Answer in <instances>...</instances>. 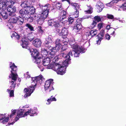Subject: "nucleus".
<instances>
[{
	"label": "nucleus",
	"mask_w": 126,
	"mask_h": 126,
	"mask_svg": "<svg viewBox=\"0 0 126 126\" xmlns=\"http://www.w3.org/2000/svg\"><path fill=\"white\" fill-rule=\"evenodd\" d=\"M60 56H51L49 57L51 60L54 63L53 64H50L47 67L48 69H51L56 71L57 74L61 75L64 74L65 72V69L66 67L68 66L70 61V56H62V57L64 58L65 60L62 62L60 61L58 63H55L60 59Z\"/></svg>",
	"instance_id": "nucleus-1"
},
{
	"label": "nucleus",
	"mask_w": 126,
	"mask_h": 126,
	"mask_svg": "<svg viewBox=\"0 0 126 126\" xmlns=\"http://www.w3.org/2000/svg\"><path fill=\"white\" fill-rule=\"evenodd\" d=\"M14 2L12 0H4L0 1V9H2L0 14L4 19H6L9 16H15L14 13L16 8L12 5Z\"/></svg>",
	"instance_id": "nucleus-2"
},
{
	"label": "nucleus",
	"mask_w": 126,
	"mask_h": 126,
	"mask_svg": "<svg viewBox=\"0 0 126 126\" xmlns=\"http://www.w3.org/2000/svg\"><path fill=\"white\" fill-rule=\"evenodd\" d=\"M32 79L33 80L32 82V86L27 89L25 88L24 89V91L26 93L24 97L25 98L31 95V94L33 92V90H34V87L36 85L37 83H41L44 80V79L43 78L42 76L41 75L38 76L33 78Z\"/></svg>",
	"instance_id": "nucleus-3"
},
{
	"label": "nucleus",
	"mask_w": 126,
	"mask_h": 126,
	"mask_svg": "<svg viewBox=\"0 0 126 126\" xmlns=\"http://www.w3.org/2000/svg\"><path fill=\"white\" fill-rule=\"evenodd\" d=\"M10 67L11 68V74L9 76L10 78L9 84L10 87L12 88H14L16 84V81L17 78V75L16 73V71L17 70V66L15 65L14 64L11 63L10 64Z\"/></svg>",
	"instance_id": "nucleus-4"
},
{
	"label": "nucleus",
	"mask_w": 126,
	"mask_h": 126,
	"mask_svg": "<svg viewBox=\"0 0 126 126\" xmlns=\"http://www.w3.org/2000/svg\"><path fill=\"white\" fill-rule=\"evenodd\" d=\"M16 113H17V115L15 118V120L17 121L19 119L20 117H22L26 116L29 113L30 116H33L36 113V112L31 109L30 110L26 112L24 114H23V110L21 109L19 110H12V113L10 116V117L11 118Z\"/></svg>",
	"instance_id": "nucleus-5"
},
{
	"label": "nucleus",
	"mask_w": 126,
	"mask_h": 126,
	"mask_svg": "<svg viewBox=\"0 0 126 126\" xmlns=\"http://www.w3.org/2000/svg\"><path fill=\"white\" fill-rule=\"evenodd\" d=\"M32 57L33 58V61L34 63L38 64V66L40 69V70L42 71L43 70L44 68L42 66H47L49 65L50 61H51V59L49 57H47L44 59L42 65L41 63H40V59L41 57L39 56H32Z\"/></svg>",
	"instance_id": "nucleus-6"
},
{
	"label": "nucleus",
	"mask_w": 126,
	"mask_h": 126,
	"mask_svg": "<svg viewBox=\"0 0 126 126\" xmlns=\"http://www.w3.org/2000/svg\"><path fill=\"white\" fill-rule=\"evenodd\" d=\"M71 48L73 50L69 51L67 55H78L85 52L83 48L77 44L72 45Z\"/></svg>",
	"instance_id": "nucleus-7"
},
{
	"label": "nucleus",
	"mask_w": 126,
	"mask_h": 126,
	"mask_svg": "<svg viewBox=\"0 0 126 126\" xmlns=\"http://www.w3.org/2000/svg\"><path fill=\"white\" fill-rule=\"evenodd\" d=\"M71 5L73 7L72 10V13H73V16L75 18H77L79 16V10L80 9L79 5L77 3H72Z\"/></svg>",
	"instance_id": "nucleus-8"
},
{
	"label": "nucleus",
	"mask_w": 126,
	"mask_h": 126,
	"mask_svg": "<svg viewBox=\"0 0 126 126\" xmlns=\"http://www.w3.org/2000/svg\"><path fill=\"white\" fill-rule=\"evenodd\" d=\"M53 79H50L46 81L45 83L44 86L45 90H49L50 92L51 90H53V87L52 86L53 84Z\"/></svg>",
	"instance_id": "nucleus-9"
},
{
	"label": "nucleus",
	"mask_w": 126,
	"mask_h": 126,
	"mask_svg": "<svg viewBox=\"0 0 126 126\" xmlns=\"http://www.w3.org/2000/svg\"><path fill=\"white\" fill-rule=\"evenodd\" d=\"M48 49L46 50L45 49H44L42 50L41 51V55H54L55 54V52L53 50V47H47Z\"/></svg>",
	"instance_id": "nucleus-10"
},
{
	"label": "nucleus",
	"mask_w": 126,
	"mask_h": 126,
	"mask_svg": "<svg viewBox=\"0 0 126 126\" xmlns=\"http://www.w3.org/2000/svg\"><path fill=\"white\" fill-rule=\"evenodd\" d=\"M81 21L79 19H77L75 22V24L74 27V30L77 32L80 31L82 28V26L81 24Z\"/></svg>",
	"instance_id": "nucleus-11"
},
{
	"label": "nucleus",
	"mask_w": 126,
	"mask_h": 126,
	"mask_svg": "<svg viewBox=\"0 0 126 126\" xmlns=\"http://www.w3.org/2000/svg\"><path fill=\"white\" fill-rule=\"evenodd\" d=\"M62 41L59 39H57L55 41V47H53V50L55 53L58 51L59 49L61 47V43Z\"/></svg>",
	"instance_id": "nucleus-12"
},
{
	"label": "nucleus",
	"mask_w": 126,
	"mask_h": 126,
	"mask_svg": "<svg viewBox=\"0 0 126 126\" xmlns=\"http://www.w3.org/2000/svg\"><path fill=\"white\" fill-rule=\"evenodd\" d=\"M42 42L39 39L37 38L35 39L32 42L33 45L35 47H39L41 45Z\"/></svg>",
	"instance_id": "nucleus-13"
},
{
	"label": "nucleus",
	"mask_w": 126,
	"mask_h": 126,
	"mask_svg": "<svg viewBox=\"0 0 126 126\" xmlns=\"http://www.w3.org/2000/svg\"><path fill=\"white\" fill-rule=\"evenodd\" d=\"M96 7L97 11L98 12H101L104 7L103 4L100 1L98 2L96 5Z\"/></svg>",
	"instance_id": "nucleus-14"
},
{
	"label": "nucleus",
	"mask_w": 126,
	"mask_h": 126,
	"mask_svg": "<svg viewBox=\"0 0 126 126\" xmlns=\"http://www.w3.org/2000/svg\"><path fill=\"white\" fill-rule=\"evenodd\" d=\"M22 43L21 45L23 48H27L28 42L27 38H23L21 40Z\"/></svg>",
	"instance_id": "nucleus-15"
},
{
	"label": "nucleus",
	"mask_w": 126,
	"mask_h": 126,
	"mask_svg": "<svg viewBox=\"0 0 126 126\" xmlns=\"http://www.w3.org/2000/svg\"><path fill=\"white\" fill-rule=\"evenodd\" d=\"M52 42V41L51 39L50 36H48V37L46 38L45 41V46L46 47H51L50 44Z\"/></svg>",
	"instance_id": "nucleus-16"
},
{
	"label": "nucleus",
	"mask_w": 126,
	"mask_h": 126,
	"mask_svg": "<svg viewBox=\"0 0 126 126\" xmlns=\"http://www.w3.org/2000/svg\"><path fill=\"white\" fill-rule=\"evenodd\" d=\"M50 7V5L48 4H47L44 6H42L41 7L42 11L48 13Z\"/></svg>",
	"instance_id": "nucleus-17"
},
{
	"label": "nucleus",
	"mask_w": 126,
	"mask_h": 126,
	"mask_svg": "<svg viewBox=\"0 0 126 126\" xmlns=\"http://www.w3.org/2000/svg\"><path fill=\"white\" fill-rule=\"evenodd\" d=\"M38 16L37 15L34 16L35 17L34 20L37 21L38 24L40 25H41L43 23L45 19L42 18H41L40 17H38Z\"/></svg>",
	"instance_id": "nucleus-18"
},
{
	"label": "nucleus",
	"mask_w": 126,
	"mask_h": 126,
	"mask_svg": "<svg viewBox=\"0 0 126 126\" xmlns=\"http://www.w3.org/2000/svg\"><path fill=\"white\" fill-rule=\"evenodd\" d=\"M31 55H39L40 53L38 50L35 49L30 48L29 49Z\"/></svg>",
	"instance_id": "nucleus-19"
},
{
	"label": "nucleus",
	"mask_w": 126,
	"mask_h": 126,
	"mask_svg": "<svg viewBox=\"0 0 126 126\" xmlns=\"http://www.w3.org/2000/svg\"><path fill=\"white\" fill-rule=\"evenodd\" d=\"M63 25V22L55 21L53 24V26L57 29L61 27Z\"/></svg>",
	"instance_id": "nucleus-20"
},
{
	"label": "nucleus",
	"mask_w": 126,
	"mask_h": 126,
	"mask_svg": "<svg viewBox=\"0 0 126 126\" xmlns=\"http://www.w3.org/2000/svg\"><path fill=\"white\" fill-rule=\"evenodd\" d=\"M29 12L27 10V8L26 9H22L19 12V13L22 16H24V15H26L28 14Z\"/></svg>",
	"instance_id": "nucleus-21"
},
{
	"label": "nucleus",
	"mask_w": 126,
	"mask_h": 126,
	"mask_svg": "<svg viewBox=\"0 0 126 126\" xmlns=\"http://www.w3.org/2000/svg\"><path fill=\"white\" fill-rule=\"evenodd\" d=\"M13 16H9L10 18L9 20V21L11 23L13 24L16 23L17 20L18 19V18L16 17H12Z\"/></svg>",
	"instance_id": "nucleus-22"
},
{
	"label": "nucleus",
	"mask_w": 126,
	"mask_h": 126,
	"mask_svg": "<svg viewBox=\"0 0 126 126\" xmlns=\"http://www.w3.org/2000/svg\"><path fill=\"white\" fill-rule=\"evenodd\" d=\"M66 13L65 11L63 10L61 11L59 17H60V19L61 21L65 18L66 17Z\"/></svg>",
	"instance_id": "nucleus-23"
},
{
	"label": "nucleus",
	"mask_w": 126,
	"mask_h": 126,
	"mask_svg": "<svg viewBox=\"0 0 126 126\" xmlns=\"http://www.w3.org/2000/svg\"><path fill=\"white\" fill-rule=\"evenodd\" d=\"M27 10L28 11L29 13L28 14H33L35 12V8L32 6L31 7L29 6L27 8Z\"/></svg>",
	"instance_id": "nucleus-24"
},
{
	"label": "nucleus",
	"mask_w": 126,
	"mask_h": 126,
	"mask_svg": "<svg viewBox=\"0 0 126 126\" xmlns=\"http://www.w3.org/2000/svg\"><path fill=\"white\" fill-rule=\"evenodd\" d=\"M48 14V12L42 11L40 14L41 16L40 17L45 19L47 17Z\"/></svg>",
	"instance_id": "nucleus-25"
},
{
	"label": "nucleus",
	"mask_w": 126,
	"mask_h": 126,
	"mask_svg": "<svg viewBox=\"0 0 126 126\" xmlns=\"http://www.w3.org/2000/svg\"><path fill=\"white\" fill-rule=\"evenodd\" d=\"M85 11L87 13L91 14L93 12V9L90 6H87L85 8Z\"/></svg>",
	"instance_id": "nucleus-26"
},
{
	"label": "nucleus",
	"mask_w": 126,
	"mask_h": 126,
	"mask_svg": "<svg viewBox=\"0 0 126 126\" xmlns=\"http://www.w3.org/2000/svg\"><path fill=\"white\" fill-rule=\"evenodd\" d=\"M97 33V31L96 30H92L89 32V34H88V36H89L90 35H91V37H93L96 35Z\"/></svg>",
	"instance_id": "nucleus-27"
},
{
	"label": "nucleus",
	"mask_w": 126,
	"mask_h": 126,
	"mask_svg": "<svg viewBox=\"0 0 126 126\" xmlns=\"http://www.w3.org/2000/svg\"><path fill=\"white\" fill-rule=\"evenodd\" d=\"M17 20V24L18 25H21L24 22V20L23 18L20 17H18Z\"/></svg>",
	"instance_id": "nucleus-28"
},
{
	"label": "nucleus",
	"mask_w": 126,
	"mask_h": 126,
	"mask_svg": "<svg viewBox=\"0 0 126 126\" xmlns=\"http://www.w3.org/2000/svg\"><path fill=\"white\" fill-rule=\"evenodd\" d=\"M29 5V3L28 1H25L24 2H22L21 4V6L22 7L27 8L29 7V6L28 5Z\"/></svg>",
	"instance_id": "nucleus-29"
},
{
	"label": "nucleus",
	"mask_w": 126,
	"mask_h": 126,
	"mask_svg": "<svg viewBox=\"0 0 126 126\" xmlns=\"http://www.w3.org/2000/svg\"><path fill=\"white\" fill-rule=\"evenodd\" d=\"M68 33V31L67 29L65 28H63L61 31V34L63 36L66 35Z\"/></svg>",
	"instance_id": "nucleus-30"
},
{
	"label": "nucleus",
	"mask_w": 126,
	"mask_h": 126,
	"mask_svg": "<svg viewBox=\"0 0 126 126\" xmlns=\"http://www.w3.org/2000/svg\"><path fill=\"white\" fill-rule=\"evenodd\" d=\"M52 96H51L47 100V101L48 103H46L47 105H49L50 104L51 102L53 101H56V100L55 98L52 97Z\"/></svg>",
	"instance_id": "nucleus-31"
},
{
	"label": "nucleus",
	"mask_w": 126,
	"mask_h": 126,
	"mask_svg": "<svg viewBox=\"0 0 126 126\" xmlns=\"http://www.w3.org/2000/svg\"><path fill=\"white\" fill-rule=\"evenodd\" d=\"M94 19L95 20L94 21H95V22L97 21V22H96L97 23L101 21L102 20H103V18L102 17H100L99 16H97L94 17Z\"/></svg>",
	"instance_id": "nucleus-32"
},
{
	"label": "nucleus",
	"mask_w": 126,
	"mask_h": 126,
	"mask_svg": "<svg viewBox=\"0 0 126 126\" xmlns=\"http://www.w3.org/2000/svg\"><path fill=\"white\" fill-rule=\"evenodd\" d=\"M96 24V22L95 21H93L92 23L90 25L88 28L90 29H93L95 27Z\"/></svg>",
	"instance_id": "nucleus-33"
},
{
	"label": "nucleus",
	"mask_w": 126,
	"mask_h": 126,
	"mask_svg": "<svg viewBox=\"0 0 126 126\" xmlns=\"http://www.w3.org/2000/svg\"><path fill=\"white\" fill-rule=\"evenodd\" d=\"M55 22L54 20L51 19L48 20V23L49 25L53 26V24Z\"/></svg>",
	"instance_id": "nucleus-34"
},
{
	"label": "nucleus",
	"mask_w": 126,
	"mask_h": 126,
	"mask_svg": "<svg viewBox=\"0 0 126 126\" xmlns=\"http://www.w3.org/2000/svg\"><path fill=\"white\" fill-rule=\"evenodd\" d=\"M56 7L58 9L61 10L62 9L61 3L59 2H58L56 4Z\"/></svg>",
	"instance_id": "nucleus-35"
},
{
	"label": "nucleus",
	"mask_w": 126,
	"mask_h": 126,
	"mask_svg": "<svg viewBox=\"0 0 126 126\" xmlns=\"http://www.w3.org/2000/svg\"><path fill=\"white\" fill-rule=\"evenodd\" d=\"M98 40L97 41V44H100L101 40L103 38L99 34L98 35Z\"/></svg>",
	"instance_id": "nucleus-36"
},
{
	"label": "nucleus",
	"mask_w": 126,
	"mask_h": 126,
	"mask_svg": "<svg viewBox=\"0 0 126 126\" xmlns=\"http://www.w3.org/2000/svg\"><path fill=\"white\" fill-rule=\"evenodd\" d=\"M25 25L29 28L31 31H32L33 30V27L29 24L27 23L25 24Z\"/></svg>",
	"instance_id": "nucleus-37"
},
{
	"label": "nucleus",
	"mask_w": 126,
	"mask_h": 126,
	"mask_svg": "<svg viewBox=\"0 0 126 126\" xmlns=\"http://www.w3.org/2000/svg\"><path fill=\"white\" fill-rule=\"evenodd\" d=\"M28 39L30 41H31L34 39V37L31 34L28 37Z\"/></svg>",
	"instance_id": "nucleus-38"
},
{
	"label": "nucleus",
	"mask_w": 126,
	"mask_h": 126,
	"mask_svg": "<svg viewBox=\"0 0 126 126\" xmlns=\"http://www.w3.org/2000/svg\"><path fill=\"white\" fill-rule=\"evenodd\" d=\"M74 17H69L68 20L69 23L72 24L74 21Z\"/></svg>",
	"instance_id": "nucleus-39"
},
{
	"label": "nucleus",
	"mask_w": 126,
	"mask_h": 126,
	"mask_svg": "<svg viewBox=\"0 0 126 126\" xmlns=\"http://www.w3.org/2000/svg\"><path fill=\"white\" fill-rule=\"evenodd\" d=\"M107 17L110 19H112L114 18V16L111 15L107 14Z\"/></svg>",
	"instance_id": "nucleus-40"
},
{
	"label": "nucleus",
	"mask_w": 126,
	"mask_h": 126,
	"mask_svg": "<svg viewBox=\"0 0 126 126\" xmlns=\"http://www.w3.org/2000/svg\"><path fill=\"white\" fill-rule=\"evenodd\" d=\"M24 77L26 78H29L31 77L30 75L29 74V72H27L24 74Z\"/></svg>",
	"instance_id": "nucleus-41"
},
{
	"label": "nucleus",
	"mask_w": 126,
	"mask_h": 126,
	"mask_svg": "<svg viewBox=\"0 0 126 126\" xmlns=\"http://www.w3.org/2000/svg\"><path fill=\"white\" fill-rule=\"evenodd\" d=\"M98 28L99 30L100 29L103 27V23H100L98 24Z\"/></svg>",
	"instance_id": "nucleus-42"
},
{
	"label": "nucleus",
	"mask_w": 126,
	"mask_h": 126,
	"mask_svg": "<svg viewBox=\"0 0 126 126\" xmlns=\"http://www.w3.org/2000/svg\"><path fill=\"white\" fill-rule=\"evenodd\" d=\"M33 20V17L30 16L28 18V21L30 22H32Z\"/></svg>",
	"instance_id": "nucleus-43"
},
{
	"label": "nucleus",
	"mask_w": 126,
	"mask_h": 126,
	"mask_svg": "<svg viewBox=\"0 0 126 126\" xmlns=\"http://www.w3.org/2000/svg\"><path fill=\"white\" fill-rule=\"evenodd\" d=\"M122 10H126V3L123 4L122 7Z\"/></svg>",
	"instance_id": "nucleus-44"
},
{
	"label": "nucleus",
	"mask_w": 126,
	"mask_h": 126,
	"mask_svg": "<svg viewBox=\"0 0 126 126\" xmlns=\"http://www.w3.org/2000/svg\"><path fill=\"white\" fill-rule=\"evenodd\" d=\"M8 118L6 117L2 121V122L4 124H5V123H6L8 121Z\"/></svg>",
	"instance_id": "nucleus-45"
},
{
	"label": "nucleus",
	"mask_w": 126,
	"mask_h": 126,
	"mask_svg": "<svg viewBox=\"0 0 126 126\" xmlns=\"http://www.w3.org/2000/svg\"><path fill=\"white\" fill-rule=\"evenodd\" d=\"M5 117L4 115L2 114H0V120H1L4 118Z\"/></svg>",
	"instance_id": "nucleus-46"
},
{
	"label": "nucleus",
	"mask_w": 126,
	"mask_h": 126,
	"mask_svg": "<svg viewBox=\"0 0 126 126\" xmlns=\"http://www.w3.org/2000/svg\"><path fill=\"white\" fill-rule=\"evenodd\" d=\"M121 0H113L112 1L110 2V3H116Z\"/></svg>",
	"instance_id": "nucleus-47"
},
{
	"label": "nucleus",
	"mask_w": 126,
	"mask_h": 126,
	"mask_svg": "<svg viewBox=\"0 0 126 126\" xmlns=\"http://www.w3.org/2000/svg\"><path fill=\"white\" fill-rule=\"evenodd\" d=\"M38 28H39L38 30L39 32L41 33L43 32V31L41 27V26H39Z\"/></svg>",
	"instance_id": "nucleus-48"
},
{
	"label": "nucleus",
	"mask_w": 126,
	"mask_h": 126,
	"mask_svg": "<svg viewBox=\"0 0 126 126\" xmlns=\"http://www.w3.org/2000/svg\"><path fill=\"white\" fill-rule=\"evenodd\" d=\"M10 97H12L14 96V91L13 90H12L10 91Z\"/></svg>",
	"instance_id": "nucleus-49"
},
{
	"label": "nucleus",
	"mask_w": 126,
	"mask_h": 126,
	"mask_svg": "<svg viewBox=\"0 0 126 126\" xmlns=\"http://www.w3.org/2000/svg\"><path fill=\"white\" fill-rule=\"evenodd\" d=\"M106 38L107 40H109L110 39V36L108 34H106Z\"/></svg>",
	"instance_id": "nucleus-50"
},
{
	"label": "nucleus",
	"mask_w": 126,
	"mask_h": 126,
	"mask_svg": "<svg viewBox=\"0 0 126 126\" xmlns=\"http://www.w3.org/2000/svg\"><path fill=\"white\" fill-rule=\"evenodd\" d=\"M75 42L74 41H72V42H70L69 43V44L71 46H71L73 45H74L75 44Z\"/></svg>",
	"instance_id": "nucleus-51"
},
{
	"label": "nucleus",
	"mask_w": 126,
	"mask_h": 126,
	"mask_svg": "<svg viewBox=\"0 0 126 126\" xmlns=\"http://www.w3.org/2000/svg\"><path fill=\"white\" fill-rule=\"evenodd\" d=\"M17 35V34L15 32L14 33H13L12 34V35L11 36V37H12L13 36H15Z\"/></svg>",
	"instance_id": "nucleus-52"
},
{
	"label": "nucleus",
	"mask_w": 126,
	"mask_h": 126,
	"mask_svg": "<svg viewBox=\"0 0 126 126\" xmlns=\"http://www.w3.org/2000/svg\"><path fill=\"white\" fill-rule=\"evenodd\" d=\"M101 36H102V37L103 38L104 35V33L103 32H100L99 34Z\"/></svg>",
	"instance_id": "nucleus-53"
},
{
	"label": "nucleus",
	"mask_w": 126,
	"mask_h": 126,
	"mask_svg": "<svg viewBox=\"0 0 126 126\" xmlns=\"http://www.w3.org/2000/svg\"><path fill=\"white\" fill-rule=\"evenodd\" d=\"M110 26L109 25H108L106 27V29L107 30H109L110 28Z\"/></svg>",
	"instance_id": "nucleus-54"
},
{
	"label": "nucleus",
	"mask_w": 126,
	"mask_h": 126,
	"mask_svg": "<svg viewBox=\"0 0 126 126\" xmlns=\"http://www.w3.org/2000/svg\"><path fill=\"white\" fill-rule=\"evenodd\" d=\"M62 1H67V2L69 3L70 1V0H62Z\"/></svg>",
	"instance_id": "nucleus-55"
},
{
	"label": "nucleus",
	"mask_w": 126,
	"mask_h": 126,
	"mask_svg": "<svg viewBox=\"0 0 126 126\" xmlns=\"http://www.w3.org/2000/svg\"><path fill=\"white\" fill-rule=\"evenodd\" d=\"M65 39H64L63 40V42H64H64H65L66 43H65V44H66L67 43V42L65 41Z\"/></svg>",
	"instance_id": "nucleus-56"
},
{
	"label": "nucleus",
	"mask_w": 126,
	"mask_h": 126,
	"mask_svg": "<svg viewBox=\"0 0 126 126\" xmlns=\"http://www.w3.org/2000/svg\"><path fill=\"white\" fill-rule=\"evenodd\" d=\"M15 123V122H13L12 123H9V125H13V124L14 123Z\"/></svg>",
	"instance_id": "nucleus-57"
},
{
	"label": "nucleus",
	"mask_w": 126,
	"mask_h": 126,
	"mask_svg": "<svg viewBox=\"0 0 126 126\" xmlns=\"http://www.w3.org/2000/svg\"><path fill=\"white\" fill-rule=\"evenodd\" d=\"M64 47H63L62 48V49L63 50H65V49H64V48H63Z\"/></svg>",
	"instance_id": "nucleus-58"
},
{
	"label": "nucleus",
	"mask_w": 126,
	"mask_h": 126,
	"mask_svg": "<svg viewBox=\"0 0 126 126\" xmlns=\"http://www.w3.org/2000/svg\"><path fill=\"white\" fill-rule=\"evenodd\" d=\"M114 31H113V33H111V34L113 35L114 34Z\"/></svg>",
	"instance_id": "nucleus-59"
},
{
	"label": "nucleus",
	"mask_w": 126,
	"mask_h": 126,
	"mask_svg": "<svg viewBox=\"0 0 126 126\" xmlns=\"http://www.w3.org/2000/svg\"><path fill=\"white\" fill-rule=\"evenodd\" d=\"M35 0H32V1L33 2H34L35 1Z\"/></svg>",
	"instance_id": "nucleus-60"
},
{
	"label": "nucleus",
	"mask_w": 126,
	"mask_h": 126,
	"mask_svg": "<svg viewBox=\"0 0 126 126\" xmlns=\"http://www.w3.org/2000/svg\"><path fill=\"white\" fill-rule=\"evenodd\" d=\"M61 54H64V53L62 52V53Z\"/></svg>",
	"instance_id": "nucleus-61"
},
{
	"label": "nucleus",
	"mask_w": 126,
	"mask_h": 126,
	"mask_svg": "<svg viewBox=\"0 0 126 126\" xmlns=\"http://www.w3.org/2000/svg\"><path fill=\"white\" fill-rule=\"evenodd\" d=\"M7 90V91H9L10 90V89L9 90L8 89Z\"/></svg>",
	"instance_id": "nucleus-62"
},
{
	"label": "nucleus",
	"mask_w": 126,
	"mask_h": 126,
	"mask_svg": "<svg viewBox=\"0 0 126 126\" xmlns=\"http://www.w3.org/2000/svg\"><path fill=\"white\" fill-rule=\"evenodd\" d=\"M79 57V56H76L75 57Z\"/></svg>",
	"instance_id": "nucleus-63"
}]
</instances>
